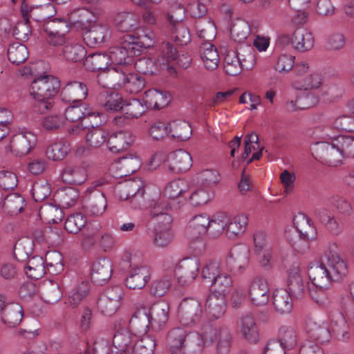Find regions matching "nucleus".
Listing matches in <instances>:
<instances>
[{"mask_svg": "<svg viewBox=\"0 0 354 354\" xmlns=\"http://www.w3.org/2000/svg\"><path fill=\"white\" fill-rule=\"evenodd\" d=\"M313 285L319 290L328 288L333 281L342 279L348 273L346 260L339 254L336 243H328L319 262H311L308 270Z\"/></svg>", "mask_w": 354, "mask_h": 354, "instance_id": "nucleus-1", "label": "nucleus"}, {"mask_svg": "<svg viewBox=\"0 0 354 354\" xmlns=\"http://www.w3.org/2000/svg\"><path fill=\"white\" fill-rule=\"evenodd\" d=\"M227 222V214L218 212L209 216L202 213L192 216L188 221L185 234L192 248L198 252L205 248L204 237H218L223 232Z\"/></svg>", "mask_w": 354, "mask_h": 354, "instance_id": "nucleus-2", "label": "nucleus"}, {"mask_svg": "<svg viewBox=\"0 0 354 354\" xmlns=\"http://www.w3.org/2000/svg\"><path fill=\"white\" fill-rule=\"evenodd\" d=\"M151 216L156 222L153 243L157 247H165L174 236L171 230L173 219L169 213L170 206L164 198H160L151 201Z\"/></svg>", "mask_w": 354, "mask_h": 354, "instance_id": "nucleus-3", "label": "nucleus"}, {"mask_svg": "<svg viewBox=\"0 0 354 354\" xmlns=\"http://www.w3.org/2000/svg\"><path fill=\"white\" fill-rule=\"evenodd\" d=\"M145 182L140 178L127 179L117 183L114 187V194L120 201L131 198V203L134 209L147 207V199L145 195Z\"/></svg>", "mask_w": 354, "mask_h": 354, "instance_id": "nucleus-4", "label": "nucleus"}, {"mask_svg": "<svg viewBox=\"0 0 354 354\" xmlns=\"http://www.w3.org/2000/svg\"><path fill=\"white\" fill-rule=\"evenodd\" d=\"M37 142V136L32 130L19 127L12 131L10 142L5 147V151L16 157H22L28 154L36 147Z\"/></svg>", "mask_w": 354, "mask_h": 354, "instance_id": "nucleus-5", "label": "nucleus"}, {"mask_svg": "<svg viewBox=\"0 0 354 354\" xmlns=\"http://www.w3.org/2000/svg\"><path fill=\"white\" fill-rule=\"evenodd\" d=\"M21 11L23 17L26 19V22H21L17 24L13 30V35L19 40L26 41L30 35V30L28 25V19L32 18L36 21H43L50 17L51 13L54 11V8L50 4L32 7L29 10L28 6L24 3L21 6Z\"/></svg>", "mask_w": 354, "mask_h": 354, "instance_id": "nucleus-6", "label": "nucleus"}, {"mask_svg": "<svg viewBox=\"0 0 354 354\" xmlns=\"http://www.w3.org/2000/svg\"><path fill=\"white\" fill-rule=\"evenodd\" d=\"M76 21L73 17H55L44 25L46 43L53 47L64 46L69 39L67 37L70 24Z\"/></svg>", "mask_w": 354, "mask_h": 354, "instance_id": "nucleus-7", "label": "nucleus"}, {"mask_svg": "<svg viewBox=\"0 0 354 354\" xmlns=\"http://www.w3.org/2000/svg\"><path fill=\"white\" fill-rule=\"evenodd\" d=\"M310 150L317 161L327 166L337 167L343 163V155L336 141L315 142Z\"/></svg>", "mask_w": 354, "mask_h": 354, "instance_id": "nucleus-8", "label": "nucleus"}, {"mask_svg": "<svg viewBox=\"0 0 354 354\" xmlns=\"http://www.w3.org/2000/svg\"><path fill=\"white\" fill-rule=\"evenodd\" d=\"M189 190L188 184L183 180L177 179L168 183L163 192V195H160L159 192H157L153 196L149 197L147 199L148 207H151V202L153 198H164L165 201L169 205L170 210L171 209V205L167 201L177 200L178 206L183 205L187 201V195Z\"/></svg>", "mask_w": 354, "mask_h": 354, "instance_id": "nucleus-9", "label": "nucleus"}, {"mask_svg": "<svg viewBox=\"0 0 354 354\" xmlns=\"http://www.w3.org/2000/svg\"><path fill=\"white\" fill-rule=\"evenodd\" d=\"M344 315L341 313H336L331 317V333L339 341L347 342L351 338L350 327L346 319L354 320V304L351 307L347 306L346 303L342 301Z\"/></svg>", "mask_w": 354, "mask_h": 354, "instance_id": "nucleus-10", "label": "nucleus"}, {"mask_svg": "<svg viewBox=\"0 0 354 354\" xmlns=\"http://www.w3.org/2000/svg\"><path fill=\"white\" fill-rule=\"evenodd\" d=\"M59 86L57 78L48 75H41L32 81L30 93L34 99L50 98L57 93Z\"/></svg>", "mask_w": 354, "mask_h": 354, "instance_id": "nucleus-11", "label": "nucleus"}, {"mask_svg": "<svg viewBox=\"0 0 354 354\" xmlns=\"http://www.w3.org/2000/svg\"><path fill=\"white\" fill-rule=\"evenodd\" d=\"M200 268L199 260L196 257H187L182 259L174 268H169L173 276L180 286L193 282L198 276Z\"/></svg>", "mask_w": 354, "mask_h": 354, "instance_id": "nucleus-12", "label": "nucleus"}, {"mask_svg": "<svg viewBox=\"0 0 354 354\" xmlns=\"http://www.w3.org/2000/svg\"><path fill=\"white\" fill-rule=\"evenodd\" d=\"M123 295V290L119 286L107 288L97 301L98 310L107 316L114 314L121 305Z\"/></svg>", "mask_w": 354, "mask_h": 354, "instance_id": "nucleus-13", "label": "nucleus"}, {"mask_svg": "<svg viewBox=\"0 0 354 354\" xmlns=\"http://www.w3.org/2000/svg\"><path fill=\"white\" fill-rule=\"evenodd\" d=\"M143 310L149 319L150 328L153 330L162 329L169 319V306L165 301H158L152 304H142Z\"/></svg>", "mask_w": 354, "mask_h": 354, "instance_id": "nucleus-14", "label": "nucleus"}, {"mask_svg": "<svg viewBox=\"0 0 354 354\" xmlns=\"http://www.w3.org/2000/svg\"><path fill=\"white\" fill-rule=\"evenodd\" d=\"M107 54L111 68L116 73L122 72L120 66L129 64L133 57L137 55L134 47H132L131 44L124 38L120 46L110 48Z\"/></svg>", "mask_w": 354, "mask_h": 354, "instance_id": "nucleus-15", "label": "nucleus"}, {"mask_svg": "<svg viewBox=\"0 0 354 354\" xmlns=\"http://www.w3.org/2000/svg\"><path fill=\"white\" fill-rule=\"evenodd\" d=\"M83 201L85 212L91 216H101L107 209V200L104 194L93 187L86 189Z\"/></svg>", "mask_w": 354, "mask_h": 354, "instance_id": "nucleus-16", "label": "nucleus"}, {"mask_svg": "<svg viewBox=\"0 0 354 354\" xmlns=\"http://www.w3.org/2000/svg\"><path fill=\"white\" fill-rule=\"evenodd\" d=\"M245 295L254 306H266L270 299L268 282L261 277H254L248 284Z\"/></svg>", "mask_w": 354, "mask_h": 354, "instance_id": "nucleus-17", "label": "nucleus"}, {"mask_svg": "<svg viewBox=\"0 0 354 354\" xmlns=\"http://www.w3.org/2000/svg\"><path fill=\"white\" fill-rule=\"evenodd\" d=\"M202 313L201 304L195 299H185L179 306V321L183 326H192L196 325L199 322Z\"/></svg>", "mask_w": 354, "mask_h": 354, "instance_id": "nucleus-18", "label": "nucleus"}, {"mask_svg": "<svg viewBox=\"0 0 354 354\" xmlns=\"http://www.w3.org/2000/svg\"><path fill=\"white\" fill-rule=\"evenodd\" d=\"M227 269L232 272L243 273L250 263V250L245 245H234L225 260Z\"/></svg>", "mask_w": 354, "mask_h": 354, "instance_id": "nucleus-19", "label": "nucleus"}, {"mask_svg": "<svg viewBox=\"0 0 354 354\" xmlns=\"http://www.w3.org/2000/svg\"><path fill=\"white\" fill-rule=\"evenodd\" d=\"M82 30L83 39L91 47H94L107 41L111 36L110 27L102 23L93 24L88 28H83Z\"/></svg>", "mask_w": 354, "mask_h": 354, "instance_id": "nucleus-20", "label": "nucleus"}, {"mask_svg": "<svg viewBox=\"0 0 354 354\" xmlns=\"http://www.w3.org/2000/svg\"><path fill=\"white\" fill-rule=\"evenodd\" d=\"M141 165L140 158L135 153H131L115 160L111 165L110 170L115 176L122 177L136 171Z\"/></svg>", "mask_w": 354, "mask_h": 354, "instance_id": "nucleus-21", "label": "nucleus"}, {"mask_svg": "<svg viewBox=\"0 0 354 354\" xmlns=\"http://www.w3.org/2000/svg\"><path fill=\"white\" fill-rule=\"evenodd\" d=\"M101 228L102 225L100 223L92 224L85 235V239H88L89 245L97 243L104 251L111 250L115 246V236L113 233L107 231L104 232L100 236H97ZM82 243V245H86V240L83 241Z\"/></svg>", "mask_w": 354, "mask_h": 354, "instance_id": "nucleus-22", "label": "nucleus"}, {"mask_svg": "<svg viewBox=\"0 0 354 354\" xmlns=\"http://www.w3.org/2000/svg\"><path fill=\"white\" fill-rule=\"evenodd\" d=\"M135 136L130 131H118L112 133L107 140L110 151L120 153L128 149L134 142Z\"/></svg>", "mask_w": 354, "mask_h": 354, "instance_id": "nucleus-23", "label": "nucleus"}, {"mask_svg": "<svg viewBox=\"0 0 354 354\" xmlns=\"http://www.w3.org/2000/svg\"><path fill=\"white\" fill-rule=\"evenodd\" d=\"M305 329L308 336L318 344L327 343L330 339L331 331L326 322L309 319Z\"/></svg>", "mask_w": 354, "mask_h": 354, "instance_id": "nucleus-24", "label": "nucleus"}, {"mask_svg": "<svg viewBox=\"0 0 354 354\" xmlns=\"http://www.w3.org/2000/svg\"><path fill=\"white\" fill-rule=\"evenodd\" d=\"M319 102L318 94L306 91L297 95L295 100H288L286 102V108L288 111L293 112L313 108L317 106Z\"/></svg>", "mask_w": 354, "mask_h": 354, "instance_id": "nucleus-25", "label": "nucleus"}, {"mask_svg": "<svg viewBox=\"0 0 354 354\" xmlns=\"http://www.w3.org/2000/svg\"><path fill=\"white\" fill-rule=\"evenodd\" d=\"M104 122L102 113L87 104L83 120L81 123L72 127L69 130V133L79 134L83 129L88 130L91 128L100 127Z\"/></svg>", "mask_w": 354, "mask_h": 354, "instance_id": "nucleus-26", "label": "nucleus"}, {"mask_svg": "<svg viewBox=\"0 0 354 354\" xmlns=\"http://www.w3.org/2000/svg\"><path fill=\"white\" fill-rule=\"evenodd\" d=\"M187 332L183 328L176 327L167 334V345L171 354H185Z\"/></svg>", "mask_w": 354, "mask_h": 354, "instance_id": "nucleus-27", "label": "nucleus"}, {"mask_svg": "<svg viewBox=\"0 0 354 354\" xmlns=\"http://www.w3.org/2000/svg\"><path fill=\"white\" fill-rule=\"evenodd\" d=\"M87 95L86 85L76 81L66 84L62 91V100L67 102L78 103L86 99Z\"/></svg>", "mask_w": 354, "mask_h": 354, "instance_id": "nucleus-28", "label": "nucleus"}, {"mask_svg": "<svg viewBox=\"0 0 354 354\" xmlns=\"http://www.w3.org/2000/svg\"><path fill=\"white\" fill-rule=\"evenodd\" d=\"M62 180L71 185H81L87 179V171L84 167L77 164L66 165L61 173Z\"/></svg>", "mask_w": 354, "mask_h": 354, "instance_id": "nucleus-29", "label": "nucleus"}, {"mask_svg": "<svg viewBox=\"0 0 354 354\" xmlns=\"http://www.w3.org/2000/svg\"><path fill=\"white\" fill-rule=\"evenodd\" d=\"M192 165L190 154L185 150L179 149L169 153L168 169L173 172H185Z\"/></svg>", "mask_w": 354, "mask_h": 354, "instance_id": "nucleus-30", "label": "nucleus"}, {"mask_svg": "<svg viewBox=\"0 0 354 354\" xmlns=\"http://www.w3.org/2000/svg\"><path fill=\"white\" fill-rule=\"evenodd\" d=\"M111 274L112 263L109 259L102 258L93 263L91 275L94 283L103 285L109 280Z\"/></svg>", "mask_w": 354, "mask_h": 354, "instance_id": "nucleus-31", "label": "nucleus"}, {"mask_svg": "<svg viewBox=\"0 0 354 354\" xmlns=\"http://www.w3.org/2000/svg\"><path fill=\"white\" fill-rule=\"evenodd\" d=\"M151 277L150 269L147 266H136L131 268L126 279V285L129 289H142Z\"/></svg>", "mask_w": 354, "mask_h": 354, "instance_id": "nucleus-32", "label": "nucleus"}, {"mask_svg": "<svg viewBox=\"0 0 354 354\" xmlns=\"http://www.w3.org/2000/svg\"><path fill=\"white\" fill-rule=\"evenodd\" d=\"M135 339L134 334L129 329L123 328L117 331L113 337L115 352L118 354H131Z\"/></svg>", "mask_w": 354, "mask_h": 354, "instance_id": "nucleus-33", "label": "nucleus"}, {"mask_svg": "<svg viewBox=\"0 0 354 354\" xmlns=\"http://www.w3.org/2000/svg\"><path fill=\"white\" fill-rule=\"evenodd\" d=\"M125 41H129L136 53L139 52L140 48H148L154 45L156 41V37L153 31L149 28L142 30L141 34L136 35L128 34L124 36Z\"/></svg>", "mask_w": 354, "mask_h": 354, "instance_id": "nucleus-34", "label": "nucleus"}, {"mask_svg": "<svg viewBox=\"0 0 354 354\" xmlns=\"http://www.w3.org/2000/svg\"><path fill=\"white\" fill-rule=\"evenodd\" d=\"M248 223V216L245 214H239L232 218L227 216L224 231L229 239H236L241 236L246 230Z\"/></svg>", "mask_w": 354, "mask_h": 354, "instance_id": "nucleus-35", "label": "nucleus"}, {"mask_svg": "<svg viewBox=\"0 0 354 354\" xmlns=\"http://www.w3.org/2000/svg\"><path fill=\"white\" fill-rule=\"evenodd\" d=\"M24 315L23 307L18 303H8L1 315L2 323L8 327L19 325Z\"/></svg>", "mask_w": 354, "mask_h": 354, "instance_id": "nucleus-36", "label": "nucleus"}, {"mask_svg": "<svg viewBox=\"0 0 354 354\" xmlns=\"http://www.w3.org/2000/svg\"><path fill=\"white\" fill-rule=\"evenodd\" d=\"M239 333L250 343H257L259 340V330L254 317L245 315L240 317L238 322Z\"/></svg>", "mask_w": 354, "mask_h": 354, "instance_id": "nucleus-37", "label": "nucleus"}, {"mask_svg": "<svg viewBox=\"0 0 354 354\" xmlns=\"http://www.w3.org/2000/svg\"><path fill=\"white\" fill-rule=\"evenodd\" d=\"M272 303L275 311L279 314H288L292 310V298L286 289H276L272 293Z\"/></svg>", "mask_w": 354, "mask_h": 354, "instance_id": "nucleus-38", "label": "nucleus"}, {"mask_svg": "<svg viewBox=\"0 0 354 354\" xmlns=\"http://www.w3.org/2000/svg\"><path fill=\"white\" fill-rule=\"evenodd\" d=\"M86 54V49L80 43L68 39L62 47L60 56L67 62H77L82 61Z\"/></svg>", "mask_w": 354, "mask_h": 354, "instance_id": "nucleus-39", "label": "nucleus"}, {"mask_svg": "<svg viewBox=\"0 0 354 354\" xmlns=\"http://www.w3.org/2000/svg\"><path fill=\"white\" fill-rule=\"evenodd\" d=\"M257 28L251 26L248 21L242 19H235L230 28L231 38L236 42H243L250 34L255 33Z\"/></svg>", "mask_w": 354, "mask_h": 354, "instance_id": "nucleus-40", "label": "nucleus"}, {"mask_svg": "<svg viewBox=\"0 0 354 354\" xmlns=\"http://www.w3.org/2000/svg\"><path fill=\"white\" fill-rule=\"evenodd\" d=\"M143 102L147 109H160L167 106L170 102L168 93L156 89H150L145 93Z\"/></svg>", "mask_w": 354, "mask_h": 354, "instance_id": "nucleus-41", "label": "nucleus"}, {"mask_svg": "<svg viewBox=\"0 0 354 354\" xmlns=\"http://www.w3.org/2000/svg\"><path fill=\"white\" fill-rule=\"evenodd\" d=\"M167 272L154 279L150 286V292L155 297H162L169 290L174 279L172 272L169 270V266L166 263L164 265Z\"/></svg>", "mask_w": 354, "mask_h": 354, "instance_id": "nucleus-42", "label": "nucleus"}, {"mask_svg": "<svg viewBox=\"0 0 354 354\" xmlns=\"http://www.w3.org/2000/svg\"><path fill=\"white\" fill-rule=\"evenodd\" d=\"M205 310L211 317L220 318L225 311V296L212 292L207 298Z\"/></svg>", "mask_w": 354, "mask_h": 354, "instance_id": "nucleus-43", "label": "nucleus"}, {"mask_svg": "<svg viewBox=\"0 0 354 354\" xmlns=\"http://www.w3.org/2000/svg\"><path fill=\"white\" fill-rule=\"evenodd\" d=\"M115 23L120 32L135 31L140 27L139 17L136 14L129 12L118 14L115 19Z\"/></svg>", "mask_w": 354, "mask_h": 354, "instance_id": "nucleus-44", "label": "nucleus"}, {"mask_svg": "<svg viewBox=\"0 0 354 354\" xmlns=\"http://www.w3.org/2000/svg\"><path fill=\"white\" fill-rule=\"evenodd\" d=\"M201 57L207 70L214 71L218 66L219 55L217 49L211 43L205 42L202 44Z\"/></svg>", "mask_w": 354, "mask_h": 354, "instance_id": "nucleus-45", "label": "nucleus"}, {"mask_svg": "<svg viewBox=\"0 0 354 354\" xmlns=\"http://www.w3.org/2000/svg\"><path fill=\"white\" fill-rule=\"evenodd\" d=\"M314 46L313 34L307 29L299 28L294 31L292 46L295 49L306 52L310 50Z\"/></svg>", "mask_w": 354, "mask_h": 354, "instance_id": "nucleus-46", "label": "nucleus"}, {"mask_svg": "<svg viewBox=\"0 0 354 354\" xmlns=\"http://www.w3.org/2000/svg\"><path fill=\"white\" fill-rule=\"evenodd\" d=\"M298 334L297 328L294 326L283 325L278 330L277 341L286 350L295 348L297 344Z\"/></svg>", "mask_w": 354, "mask_h": 354, "instance_id": "nucleus-47", "label": "nucleus"}, {"mask_svg": "<svg viewBox=\"0 0 354 354\" xmlns=\"http://www.w3.org/2000/svg\"><path fill=\"white\" fill-rule=\"evenodd\" d=\"M295 229L303 239L313 240L315 238V231L310 219L304 214H299L293 218Z\"/></svg>", "mask_w": 354, "mask_h": 354, "instance_id": "nucleus-48", "label": "nucleus"}, {"mask_svg": "<svg viewBox=\"0 0 354 354\" xmlns=\"http://www.w3.org/2000/svg\"><path fill=\"white\" fill-rule=\"evenodd\" d=\"M150 325L142 306L134 313L129 321V329L133 334L146 335Z\"/></svg>", "mask_w": 354, "mask_h": 354, "instance_id": "nucleus-49", "label": "nucleus"}, {"mask_svg": "<svg viewBox=\"0 0 354 354\" xmlns=\"http://www.w3.org/2000/svg\"><path fill=\"white\" fill-rule=\"evenodd\" d=\"M79 198L77 190L73 187L59 189L55 194V202L63 208H68L76 204Z\"/></svg>", "mask_w": 354, "mask_h": 354, "instance_id": "nucleus-50", "label": "nucleus"}, {"mask_svg": "<svg viewBox=\"0 0 354 354\" xmlns=\"http://www.w3.org/2000/svg\"><path fill=\"white\" fill-rule=\"evenodd\" d=\"M134 337L136 339L131 354H153L156 342L153 337L134 334Z\"/></svg>", "mask_w": 354, "mask_h": 354, "instance_id": "nucleus-51", "label": "nucleus"}, {"mask_svg": "<svg viewBox=\"0 0 354 354\" xmlns=\"http://www.w3.org/2000/svg\"><path fill=\"white\" fill-rule=\"evenodd\" d=\"M124 100L121 95L115 92H102L98 96L100 104L107 111H122Z\"/></svg>", "mask_w": 354, "mask_h": 354, "instance_id": "nucleus-52", "label": "nucleus"}, {"mask_svg": "<svg viewBox=\"0 0 354 354\" xmlns=\"http://www.w3.org/2000/svg\"><path fill=\"white\" fill-rule=\"evenodd\" d=\"M195 30L197 36L209 42L216 36V28L209 18H201L196 21Z\"/></svg>", "mask_w": 354, "mask_h": 354, "instance_id": "nucleus-53", "label": "nucleus"}, {"mask_svg": "<svg viewBox=\"0 0 354 354\" xmlns=\"http://www.w3.org/2000/svg\"><path fill=\"white\" fill-rule=\"evenodd\" d=\"M89 293V283L83 281L73 288L68 293L67 302L69 306L73 308H77L80 303L88 296Z\"/></svg>", "mask_w": 354, "mask_h": 354, "instance_id": "nucleus-54", "label": "nucleus"}, {"mask_svg": "<svg viewBox=\"0 0 354 354\" xmlns=\"http://www.w3.org/2000/svg\"><path fill=\"white\" fill-rule=\"evenodd\" d=\"M42 299L48 304H55L62 298V292L57 283L53 281H44L40 288Z\"/></svg>", "mask_w": 354, "mask_h": 354, "instance_id": "nucleus-55", "label": "nucleus"}, {"mask_svg": "<svg viewBox=\"0 0 354 354\" xmlns=\"http://www.w3.org/2000/svg\"><path fill=\"white\" fill-rule=\"evenodd\" d=\"M317 217L323 223L326 228L334 235L338 236L344 230L343 225L337 219L330 214L328 209L322 208L316 212Z\"/></svg>", "mask_w": 354, "mask_h": 354, "instance_id": "nucleus-56", "label": "nucleus"}, {"mask_svg": "<svg viewBox=\"0 0 354 354\" xmlns=\"http://www.w3.org/2000/svg\"><path fill=\"white\" fill-rule=\"evenodd\" d=\"M27 47L21 43L14 42L9 45L7 55L9 61L16 65L24 63L28 57Z\"/></svg>", "mask_w": 354, "mask_h": 354, "instance_id": "nucleus-57", "label": "nucleus"}, {"mask_svg": "<svg viewBox=\"0 0 354 354\" xmlns=\"http://www.w3.org/2000/svg\"><path fill=\"white\" fill-rule=\"evenodd\" d=\"M169 136L179 140L189 139L192 134V128L185 121H173L169 123Z\"/></svg>", "mask_w": 354, "mask_h": 354, "instance_id": "nucleus-58", "label": "nucleus"}, {"mask_svg": "<svg viewBox=\"0 0 354 354\" xmlns=\"http://www.w3.org/2000/svg\"><path fill=\"white\" fill-rule=\"evenodd\" d=\"M84 65L92 71L105 70L109 66L112 69L107 53H94L88 56Z\"/></svg>", "mask_w": 354, "mask_h": 354, "instance_id": "nucleus-59", "label": "nucleus"}, {"mask_svg": "<svg viewBox=\"0 0 354 354\" xmlns=\"http://www.w3.org/2000/svg\"><path fill=\"white\" fill-rule=\"evenodd\" d=\"M71 149V145L67 142L58 141L50 144L46 151L48 159L57 161L63 160Z\"/></svg>", "mask_w": 354, "mask_h": 354, "instance_id": "nucleus-60", "label": "nucleus"}, {"mask_svg": "<svg viewBox=\"0 0 354 354\" xmlns=\"http://www.w3.org/2000/svg\"><path fill=\"white\" fill-rule=\"evenodd\" d=\"M322 84L321 75L315 72L310 73L301 81L293 83V88L298 91L318 89Z\"/></svg>", "mask_w": 354, "mask_h": 354, "instance_id": "nucleus-61", "label": "nucleus"}, {"mask_svg": "<svg viewBox=\"0 0 354 354\" xmlns=\"http://www.w3.org/2000/svg\"><path fill=\"white\" fill-rule=\"evenodd\" d=\"M27 276L33 279H39L46 272L44 260L40 256H34L30 259L25 267Z\"/></svg>", "mask_w": 354, "mask_h": 354, "instance_id": "nucleus-62", "label": "nucleus"}, {"mask_svg": "<svg viewBox=\"0 0 354 354\" xmlns=\"http://www.w3.org/2000/svg\"><path fill=\"white\" fill-rule=\"evenodd\" d=\"M108 138V132L100 127L88 129L85 137L86 144L93 148H98L105 142L107 144Z\"/></svg>", "mask_w": 354, "mask_h": 354, "instance_id": "nucleus-63", "label": "nucleus"}, {"mask_svg": "<svg viewBox=\"0 0 354 354\" xmlns=\"http://www.w3.org/2000/svg\"><path fill=\"white\" fill-rule=\"evenodd\" d=\"M214 193L210 187H201L197 188L189 196V203L194 207L206 205L213 198Z\"/></svg>", "mask_w": 354, "mask_h": 354, "instance_id": "nucleus-64", "label": "nucleus"}]
</instances>
